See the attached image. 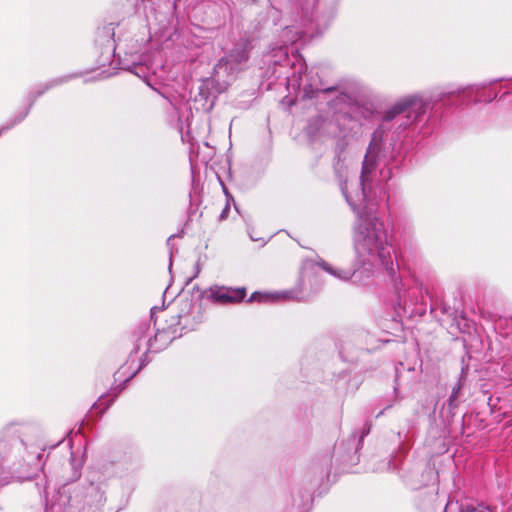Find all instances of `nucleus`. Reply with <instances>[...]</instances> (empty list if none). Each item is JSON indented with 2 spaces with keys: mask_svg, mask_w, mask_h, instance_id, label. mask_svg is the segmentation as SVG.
<instances>
[{
  "mask_svg": "<svg viewBox=\"0 0 512 512\" xmlns=\"http://www.w3.org/2000/svg\"><path fill=\"white\" fill-rule=\"evenodd\" d=\"M287 298H289V294L287 292H281V293L280 292H275V293L255 292L250 296L249 302L274 303V302L283 301Z\"/></svg>",
  "mask_w": 512,
  "mask_h": 512,
  "instance_id": "obj_3",
  "label": "nucleus"
},
{
  "mask_svg": "<svg viewBox=\"0 0 512 512\" xmlns=\"http://www.w3.org/2000/svg\"><path fill=\"white\" fill-rule=\"evenodd\" d=\"M416 97H407L402 100H400L392 109V115L391 117L395 116L396 114H399L403 112L408 107L412 106L416 102Z\"/></svg>",
  "mask_w": 512,
  "mask_h": 512,
  "instance_id": "obj_4",
  "label": "nucleus"
},
{
  "mask_svg": "<svg viewBox=\"0 0 512 512\" xmlns=\"http://www.w3.org/2000/svg\"><path fill=\"white\" fill-rule=\"evenodd\" d=\"M207 299L217 303L240 302L246 295L244 288H228L223 286H212L205 291Z\"/></svg>",
  "mask_w": 512,
  "mask_h": 512,
  "instance_id": "obj_2",
  "label": "nucleus"
},
{
  "mask_svg": "<svg viewBox=\"0 0 512 512\" xmlns=\"http://www.w3.org/2000/svg\"><path fill=\"white\" fill-rule=\"evenodd\" d=\"M386 235L383 225L376 218L361 219L355 232V246L360 255L366 253L385 258Z\"/></svg>",
  "mask_w": 512,
  "mask_h": 512,
  "instance_id": "obj_1",
  "label": "nucleus"
},
{
  "mask_svg": "<svg viewBox=\"0 0 512 512\" xmlns=\"http://www.w3.org/2000/svg\"><path fill=\"white\" fill-rule=\"evenodd\" d=\"M463 512H492V511L486 506H478V507H468Z\"/></svg>",
  "mask_w": 512,
  "mask_h": 512,
  "instance_id": "obj_5",
  "label": "nucleus"
}]
</instances>
